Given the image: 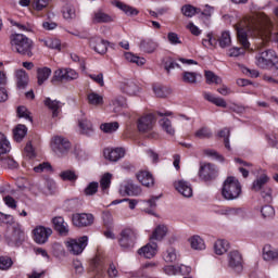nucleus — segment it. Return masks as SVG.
Segmentation results:
<instances>
[{"mask_svg":"<svg viewBox=\"0 0 278 278\" xmlns=\"http://www.w3.org/2000/svg\"><path fill=\"white\" fill-rule=\"evenodd\" d=\"M235 28L237 31V38L243 48H230L228 50L229 58H240V55H244V50L249 49L250 46L247 31H249L252 38H254L257 51H262L264 47H268V42H270V37L273 36V23L268 17L258 20L244 17L236 24Z\"/></svg>","mask_w":278,"mask_h":278,"instance_id":"1","label":"nucleus"},{"mask_svg":"<svg viewBox=\"0 0 278 278\" xmlns=\"http://www.w3.org/2000/svg\"><path fill=\"white\" fill-rule=\"evenodd\" d=\"M12 50L26 58L34 56V41L23 34H13L10 37Z\"/></svg>","mask_w":278,"mask_h":278,"instance_id":"2","label":"nucleus"},{"mask_svg":"<svg viewBox=\"0 0 278 278\" xmlns=\"http://www.w3.org/2000/svg\"><path fill=\"white\" fill-rule=\"evenodd\" d=\"M240 194H242L240 181L233 176L227 177L223 184L222 197L226 201H236V199H240Z\"/></svg>","mask_w":278,"mask_h":278,"instance_id":"3","label":"nucleus"},{"mask_svg":"<svg viewBox=\"0 0 278 278\" xmlns=\"http://www.w3.org/2000/svg\"><path fill=\"white\" fill-rule=\"evenodd\" d=\"M4 238L11 247H20L25 242V231H23L21 225L16 224L8 228Z\"/></svg>","mask_w":278,"mask_h":278,"instance_id":"4","label":"nucleus"},{"mask_svg":"<svg viewBox=\"0 0 278 278\" xmlns=\"http://www.w3.org/2000/svg\"><path fill=\"white\" fill-rule=\"evenodd\" d=\"M136 240H138V232L131 228H125L119 235V247L124 251H130V249H134Z\"/></svg>","mask_w":278,"mask_h":278,"instance_id":"5","label":"nucleus"},{"mask_svg":"<svg viewBox=\"0 0 278 278\" xmlns=\"http://www.w3.org/2000/svg\"><path fill=\"white\" fill-rule=\"evenodd\" d=\"M65 247L72 255H81V253H84V249L88 247V237L83 236L78 239H70L65 242Z\"/></svg>","mask_w":278,"mask_h":278,"instance_id":"6","label":"nucleus"},{"mask_svg":"<svg viewBox=\"0 0 278 278\" xmlns=\"http://www.w3.org/2000/svg\"><path fill=\"white\" fill-rule=\"evenodd\" d=\"M255 60L260 68H270L275 60H277V54L273 50H264L255 56Z\"/></svg>","mask_w":278,"mask_h":278,"instance_id":"7","label":"nucleus"},{"mask_svg":"<svg viewBox=\"0 0 278 278\" xmlns=\"http://www.w3.org/2000/svg\"><path fill=\"white\" fill-rule=\"evenodd\" d=\"M51 149L56 155H65V153L71 151V141L64 137L56 136L51 142Z\"/></svg>","mask_w":278,"mask_h":278,"instance_id":"8","label":"nucleus"},{"mask_svg":"<svg viewBox=\"0 0 278 278\" xmlns=\"http://www.w3.org/2000/svg\"><path fill=\"white\" fill-rule=\"evenodd\" d=\"M53 230L45 226H37L33 230V238L36 244H47L51 238Z\"/></svg>","mask_w":278,"mask_h":278,"instance_id":"9","label":"nucleus"},{"mask_svg":"<svg viewBox=\"0 0 278 278\" xmlns=\"http://www.w3.org/2000/svg\"><path fill=\"white\" fill-rule=\"evenodd\" d=\"M155 125V116L153 114L143 115L138 119L137 127L140 134H149Z\"/></svg>","mask_w":278,"mask_h":278,"instance_id":"10","label":"nucleus"},{"mask_svg":"<svg viewBox=\"0 0 278 278\" xmlns=\"http://www.w3.org/2000/svg\"><path fill=\"white\" fill-rule=\"evenodd\" d=\"M119 90L127 94V97H137L140 92V85L135 80L127 79L119 84Z\"/></svg>","mask_w":278,"mask_h":278,"instance_id":"11","label":"nucleus"},{"mask_svg":"<svg viewBox=\"0 0 278 278\" xmlns=\"http://www.w3.org/2000/svg\"><path fill=\"white\" fill-rule=\"evenodd\" d=\"M72 223L75 227H90L94 223V216L87 213H77L73 215Z\"/></svg>","mask_w":278,"mask_h":278,"instance_id":"12","label":"nucleus"},{"mask_svg":"<svg viewBox=\"0 0 278 278\" xmlns=\"http://www.w3.org/2000/svg\"><path fill=\"white\" fill-rule=\"evenodd\" d=\"M217 170L213 164L204 163L201 164L199 170V177L202 178L203 181H212V179H216Z\"/></svg>","mask_w":278,"mask_h":278,"instance_id":"13","label":"nucleus"},{"mask_svg":"<svg viewBox=\"0 0 278 278\" xmlns=\"http://www.w3.org/2000/svg\"><path fill=\"white\" fill-rule=\"evenodd\" d=\"M228 265L236 273H242V254L238 251H231L228 254Z\"/></svg>","mask_w":278,"mask_h":278,"instance_id":"14","label":"nucleus"},{"mask_svg":"<svg viewBox=\"0 0 278 278\" xmlns=\"http://www.w3.org/2000/svg\"><path fill=\"white\" fill-rule=\"evenodd\" d=\"M174 188L177 190V192H179V194L187 199H190V197H192V186L186 180L175 181Z\"/></svg>","mask_w":278,"mask_h":278,"instance_id":"15","label":"nucleus"},{"mask_svg":"<svg viewBox=\"0 0 278 278\" xmlns=\"http://www.w3.org/2000/svg\"><path fill=\"white\" fill-rule=\"evenodd\" d=\"M104 157L109 160V162H118L122 157H125V149L116 148V149H104Z\"/></svg>","mask_w":278,"mask_h":278,"instance_id":"16","label":"nucleus"},{"mask_svg":"<svg viewBox=\"0 0 278 278\" xmlns=\"http://www.w3.org/2000/svg\"><path fill=\"white\" fill-rule=\"evenodd\" d=\"M138 253L141 257H146V260H151L157 254V243H148L139 249Z\"/></svg>","mask_w":278,"mask_h":278,"instance_id":"17","label":"nucleus"},{"mask_svg":"<svg viewBox=\"0 0 278 278\" xmlns=\"http://www.w3.org/2000/svg\"><path fill=\"white\" fill-rule=\"evenodd\" d=\"M91 22L93 23V25H99L103 23H113L114 18L112 17V15L103 12V10H98L92 13Z\"/></svg>","mask_w":278,"mask_h":278,"instance_id":"18","label":"nucleus"},{"mask_svg":"<svg viewBox=\"0 0 278 278\" xmlns=\"http://www.w3.org/2000/svg\"><path fill=\"white\" fill-rule=\"evenodd\" d=\"M15 81L17 90H25L29 84V75L25 70H17L15 72Z\"/></svg>","mask_w":278,"mask_h":278,"instance_id":"19","label":"nucleus"},{"mask_svg":"<svg viewBox=\"0 0 278 278\" xmlns=\"http://www.w3.org/2000/svg\"><path fill=\"white\" fill-rule=\"evenodd\" d=\"M52 224H53L55 231H58V233H60V236H68V224H66V222H64V217H62V216L53 217Z\"/></svg>","mask_w":278,"mask_h":278,"instance_id":"20","label":"nucleus"},{"mask_svg":"<svg viewBox=\"0 0 278 278\" xmlns=\"http://www.w3.org/2000/svg\"><path fill=\"white\" fill-rule=\"evenodd\" d=\"M263 258L265 262H278V250L267 244L263 248Z\"/></svg>","mask_w":278,"mask_h":278,"instance_id":"21","label":"nucleus"},{"mask_svg":"<svg viewBox=\"0 0 278 278\" xmlns=\"http://www.w3.org/2000/svg\"><path fill=\"white\" fill-rule=\"evenodd\" d=\"M119 192H124L128 197H138L142 191L140 187L134 185L132 182H126L125 185L121 186Z\"/></svg>","mask_w":278,"mask_h":278,"instance_id":"22","label":"nucleus"},{"mask_svg":"<svg viewBox=\"0 0 278 278\" xmlns=\"http://www.w3.org/2000/svg\"><path fill=\"white\" fill-rule=\"evenodd\" d=\"M108 45H110V42L101 38H97L91 41L92 49L101 55L108 53Z\"/></svg>","mask_w":278,"mask_h":278,"instance_id":"23","label":"nucleus"},{"mask_svg":"<svg viewBox=\"0 0 278 278\" xmlns=\"http://www.w3.org/2000/svg\"><path fill=\"white\" fill-rule=\"evenodd\" d=\"M137 179L142 184V186H146V188H151L155 184V180L153 179V175L149 172H139L137 174Z\"/></svg>","mask_w":278,"mask_h":278,"instance_id":"24","label":"nucleus"},{"mask_svg":"<svg viewBox=\"0 0 278 278\" xmlns=\"http://www.w3.org/2000/svg\"><path fill=\"white\" fill-rule=\"evenodd\" d=\"M268 181H270V177H268V175H266V173L261 174L260 177H257L253 181L252 190H254V192H260V190H263L264 185L268 184Z\"/></svg>","mask_w":278,"mask_h":278,"instance_id":"25","label":"nucleus"},{"mask_svg":"<svg viewBox=\"0 0 278 278\" xmlns=\"http://www.w3.org/2000/svg\"><path fill=\"white\" fill-rule=\"evenodd\" d=\"M78 126L80 128V134H84L85 136H90V134L94 131L92 123L86 117H83L78 121Z\"/></svg>","mask_w":278,"mask_h":278,"instance_id":"26","label":"nucleus"},{"mask_svg":"<svg viewBox=\"0 0 278 278\" xmlns=\"http://www.w3.org/2000/svg\"><path fill=\"white\" fill-rule=\"evenodd\" d=\"M214 251L216 255H224L229 251V242L227 240L218 239L214 243Z\"/></svg>","mask_w":278,"mask_h":278,"instance_id":"27","label":"nucleus"},{"mask_svg":"<svg viewBox=\"0 0 278 278\" xmlns=\"http://www.w3.org/2000/svg\"><path fill=\"white\" fill-rule=\"evenodd\" d=\"M51 77V68L49 67H39L37 70V79H38V86H42L47 79Z\"/></svg>","mask_w":278,"mask_h":278,"instance_id":"28","label":"nucleus"},{"mask_svg":"<svg viewBox=\"0 0 278 278\" xmlns=\"http://www.w3.org/2000/svg\"><path fill=\"white\" fill-rule=\"evenodd\" d=\"M166 233H168V228L164 225H160L152 232L150 240H164Z\"/></svg>","mask_w":278,"mask_h":278,"instance_id":"29","label":"nucleus"},{"mask_svg":"<svg viewBox=\"0 0 278 278\" xmlns=\"http://www.w3.org/2000/svg\"><path fill=\"white\" fill-rule=\"evenodd\" d=\"M45 105H47V108L52 111V116L55 117L58 116V114H60V108H62V102L47 98L45 101Z\"/></svg>","mask_w":278,"mask_h":278,"instance_id":"30","label":"nucleus"},{"mask_svg":"<svg viewBox=\"0 0 278 278\" xmlns=\"http://www.w3.org/2000/svg\"><path fill=\"white\" fill-rule=\"evenodd\" d=\"M45 105H47V108L52 111V116L55 117L58 116V114H60V108H62V102L47 98L45 101Z\"/></svg>","mask_w":278,"mask_h":278,"instance_id":"31","label":"nucleus"},{"mask_svg":"<svg viewBox=\"0 0 278 278\" xmlns=\"http://www.w3.org/2000/svg\"><path fill=\"white\" fill-rule=\"evenodd\" d=\"M27 136V126L20 124L13 130V138L16 142H21Z\"/></svg>","mask_w":278,"mask_h":278,"instance_id":"32","label":"nucleus"},{"mask_svg":"<svg viewBox=\"0 0 278 278\" xmlns=\"http://www.w3.org/2000/svg\"><path fill=\"white\" fill-rule=\"evenodd\" d=\"M124 55H125V59L127 60V62L137 64V66H144V64H147V59L135 55L131 52H126Z\"/></svg>","mask_w":278,"mask_h":278,"instance_id":"33","label":"nucleus"},{"mask_svg":"<svg viewBox=\"0 0 278 278\" xmlns=\"http://www.w3.org/2000/svg\"><path fill=\"white\" fill-rule=\"evenodd\" d=\"M140 49L144 51L146 53H153L155 49H157V43L155 41L148 39V40H141L140 42Z\"/></svg>","mask_w":278,"mask_h":278,"instance_id":"34","label":"nucleus"},{"mask_svg":"<svg viewBox=\"0 0 278 278\" xmlns=\"http://www.w3.org/2000/svg\"><path fill=\"white\" fill-rule=\"evenodd\" d=\"M116 8L124 11L127 16H138L139 11L134 7H129L123 2H116Z\"/></svg>","mask_w":278,"mask_h":278,"instance_id":"35","label":"nucleus"},{"mask_svg":"<svg viewBox=\"0 0 278 278\" xmlns=\"http://www.w3.org/2000/svg\"><path fill=\"white\" fill-rule=\"evenodd\" d=\"M162 64L167 74H170V71H173L174 68H180V65L175 62L170 56L162 59Z\"/></svg>","mask_w":278,"mask_h":278,"instance_id":"36","label":"nucleus"},{"mask_svg":"<svg viewBox=\"0 0 278 278\" xmlns=\"http://www.w3.org/2000/svg\"><path fill=\"white\" fill-rule=\"evenodd\" d=\"M159 123L163 131H166L168 136H173L175 134V128L173 127V122H170V119L163 117Z\"/></svg>","mask_w":278,"mask_h":278,"instance_id":"37","label":"nucleus"},{"mask_svg":"<svg viewBox=\"0 0 278 278\" xmlns=\"http://www.w3.org/2000/svg\"><path fill=\"white\" fill-rule=\"evenodd\" d=\"M189 242L191 244V249H194L195 251H203V249H205V242L199 236L191 237Z\"/></svg>","mask_w":278,"mask_h":278,"instance_id":"38","label":"nucleus"},{"mask_svg":"<svg viewBox=\"0 0 278 278\" xmlns=\"http://www.w3.org/2000/svg\"><path fill=\"white\" fill-rule=\"evenodd\" d=\"M218 43L222 49H227V47H231V35L229 31H223L218 38Z\"/></svg>","mask_w":278,"mask_h":278,"instance_id":"39","label":"nucleus"},{"mask_svg":"<svg viewBox=\"0 0 278 278\" xmlns=\"http://www.w3.org/2000/svg\"><path fill=\"white\" fill-rule=\"evenodd\" d=\"M181 12L185 16L192 18V16H194V14H201V9H197L191 4H186L181 8Z\"/></svg>","mask_w":278,"mask_h":278,"instance_id":"40","label":"nucleus"},{"mask_svg":"<svg viewBox=\"0 0 278 278\" xmlns=\"http://www.w3.org/2000/svg\"><path fill=\"white\" fill-rule=\"evenodd\" d=\"M10 153V141L3 132H0V155H5Z\"/></svg>","mask_w":278,"mask_h":278,"instance_id":"41","label":"nucleus"},{"mask_svg":"<svg viewBox=\"0 0 278 278\" xmlns=\"http://www.w3.org/2000/svg\"><path fill=\"white\" fill-rule=\"evenodd\" d=\"M118 122H111L101 124L100 129L104 131V134H114L118 129Z\"/></svg>","mask_w":278,"mask_h":278,"instance_id":"42","label":"nucleus"},{"mask_svg":"<svg viewBox=\"0 0 278 278\" xmlns=\"http://www.w3.org/2000/svg\"><path fill=\"white\" fill-rule=\"evenodd\" d=\"M163 260L167 263L177 262V251L175 248H168L163 254Z\"/></svg>","mask_w":278,"mask_h":278,"instance_id":"43","label":"nucleus"},{"mask_svg":"<svg viewBox=\"0 0 278 278\" xmlns=\"http://www.w3.org/2000/svg\"><path fill=\"white\" fill-rule=\"evenodd\" d=\"M153 91H154V94L160 99H165V97H168V94H170V89L160 85L154 86Z\"/></svg>","mask_w":278,"mask_h":278,"instance_id":"44","label":"nucleus"},{"mask_svg":"<svg viewBox=\"0 0 278 278\" xmlns=\"http://www.w3.org/2000/svg\"><path fill=\"white\" fill-rule=\"evenodd\" d=\"M194 136L200 140H207L212 138V130L207 127H202L195 131Z\"/></svg>","mask_w":278,"mask_h":278,"instance_id":"45","label":"nucleus"},{"mask_svg":"<svg viewBox=\"0 0 278 278\" xmlns=\"http://www.w3.org/2000/svg\"><path fill=\"white\" fill-rule=\"evenodd\" d=\"M88 102L90 103V105H103V96L91 92L88 94Z\"/></svg>","mask_w":278,"mask_h":278,"instance_id":"46","label":"nucleus"},{"mask_svg":"<svg viewBox=\"0 0 278 278\" xmlns=\"http://www.w3.org/2000/svg\"><path fill=\"white\" fill-rule=\"evenodd\" d=\"M206 84H223V79L216 76L212 71H205Z\"/></svg>","mask_w":278,"mask_h":278,"instance_id":"47","label":"nucleus"},{"mask_svg":"<svg viewBox=\"0 0 278 278\" xmlns=\"http://www.w3.org/2000/svg\"><path fill=\"white\" fill-rule=\"evenodd\" d=\"M14 262L10 256H0V270H10Z\"/></svg>","mask_w":278,"mask_h":278,"instance_id":"48","label":"nucleus"},{"mask_svg":"<svg viewBox=\"0 0 278 278\" xmlns=\"http://www.w3.org/2000/svg\"><path fill=\"white\" fill-rule=\"evenodd\" d=\"M111 184H112V174L110 173L104 174L100 180V188L102 190H108Z\"/></svg>","mask_w":278,"mask_h":278,"instance_id":"49","label":"nucleus"},{"mask_svg":"<svg viewBox=\"0 0 278 278\" xmlns=\"http://www.w3.org/2000/svg\"><path fill=\"white\" fill-rule=\"evenodd\" d=\"M63 181H77V174L74 170H64L60 174Z\"/></svg>","mask_w":278,"mask_h":278,"instance_id":"50","label":"nucleus"},{"mask_svg":"<svg viewBox=\"0 0 278 278\" xmlns=\"http://www.w3.org/2000/svg\"><path fill=\"white\" fill-rule=\"evenodd\" d=\"M182 81L185 84H197V73L194 72H184Z\"/></svg>","mask_w":278,"mask_h":278,"instance_id":"51","label":"nucleus"},{"mask_svg":"<svg viewBox=\"0 0 278 278\" xmlns=\"http://www.w3.org/2000/svg\"><path fill=\"white\" fill-rule=\"evenodd\" d=\"M263 218H275V208L270 205H265L261 208Z\"/></svg>","mask_w":278,"mask_h":278,"instance_id":"52","label":"nucleus"},{"mask_svg":"<svg viewBox=\"0 0 278 278\" xmlns=\"http://www.w3.org/2000/svg\"><path fill=\"white\" fill-rule=\"evenodd\" d=\"M53 81H66V68L56 70L52 77V83Z\"/></svg>","mask_w":278,"mask_h":278,"instance_id":"53","label":"nucleus"},{"mask_svg":"<svg viewBox=\"0 0 278 278\" xmlns=\"http://www.w3.org/2000/svg\"><path fill=\"white\" fill-rule=\"evenodd\" d=\"M229 134H230L229 129L224 128L218 132V137L224 138L225 147L228 149V151H231V146L229 144Z\"/></svg>","mask_w":278,"mask_h":278,"instance_id":"54","label":"nucleus"},{"mask_svg":"<svg viewBox=\"0 0 278 278\" xmlns=\"http://www.w3.org/2000/svg\"><path fill=\"white\" fill-rule=\"evenodd\" d=\"M99 191V182H90L87 188L85 189V194L87 197H92V194H97V192Z\"/></svg>","mask_w":278,"mask_h":278,"instance_id":"55","label":"nucleus"},{"mask_svg":"<svg viewBox=\"0 0 278 278\" xmlns=\"http://www.w3.org/2000/svg\"><path fill=\"white\" fill-rule=\"evenodd\" d=\"M17 116H18V118H25L26 121H29L30 123L34 121L30 117L29 110H27V108H25V106L17 108Z\"/></svg>","mask_w":278,"mask_h":278,"instance_id":"56","label":"nucleus"},{"mask_svg":"<svg viewBox=\"0 0 278 278\" xmlns=\"http://www.w3.org/2000/svg\"><path fill=\"white\" fill-rule=\"evenodd\" d=\"M43 42L48 47V49H56L58 51H60L62 47V43L60 42L59 39L49 38V39H46Z\"/></svg>","mask_w":278,"mask_h":278,"instance_id":"57","label":"nucleus"},{"mask_svg":"<svg viewBox=\"0 0 278 278\" xmlns=\"http://www.w3.org/2000/svg\"><path fill=\"white\" fill-rule=\"evenodd\" d=\"M224 216H239L242 214V208L226 207L220 211Z\"/></svg>","mask_w":278,"mask_h":278,"instance_id":"58","label":"nucleus"},{"mask_svg":"<svg viewBox=\"0 0 278 278\" xmlns=\"http://www.w3.org/2000/svg\"><path fill=\"white\" fill-rule=\"evenodd\" d=\"M76 14H75V8L71 7V5H67L64 8L63 10V17L66 20V21H71L73 18H75Z\"/></svg>","mask_w":278,"mask_h":278,"instance_id":"59","label":"nucleus"},{"mask_svg":"<svg viewBox=\"0 0 278 278\" xmlns=\"http://www.w3.org/2000/svg\"><path fill=\"white\" fill-rule=\"evenodd\" d=\"M47 5H49V0H33V8L37 10V12L45 10Z\"/></svg>","mask_w":278,"mask_h":278,"instance_id":"60","label":"nucleus"},{"mask_svg":"<svg viewBox=\"0 0 278 278\" xmlns=\"http://www.w3.org/2000/svg\"><path fill=\"white\" fill-rule=\"evenodd\" d=\"M35 173H49L51 170V163L43 162L34 167Z\"/></svg>","mask_w":278,"mask_h":278,"instance_id":"61","label":"nucleus"},{"mask_svg":"<svg viewBox=\"0 0 278 278\" xmlns=\"http://www.w3.org/2000/svg\"><path fill=\"white\" fill-rule=\"evenodd\" d=\"M2 166L14 169L18 166V163L12 157H4L2 159Z\"/></svg>","mask_w":278,"mask_h":278,"instance_id":"62","label":"nucleus"},{"mask_svg":"<svg viewBox=\"0 0 278 278\" xmlns=\"http://www.w3.org/2000/svg\"><path fill=\"white\" fill-rule=\"evenodd\" d=\"M79 77V74L73 68H65V81H73L74 79H77Z\"/></svg>","mask_w":278,"mask_h":278,"instance_id":"63","label":"nucleus"},{"mask_svg":"<svg viewBox=\"0 0 278 278\" xmlns=\"http://www.w3.org/2000/svg\"><path fill=\"white\" fill-rule=\"evenodd\" d=\"M24 153L26 157H29V160H31V157H36V151L34 150V146H31V141H28L26 143V147L24 148Z\"/></svg>","mask_w":278,"mask_h":278,"instance_id":"64","label":"nucleus"}]
</instances>
